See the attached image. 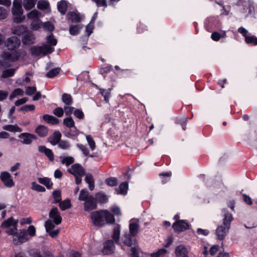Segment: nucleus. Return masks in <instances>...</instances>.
<instances>
[{
    "mask_svg": "<svg viewBox=\"0 0 257 257\" xmlns=\"http://www.w3.org/2000/svg\"><path fill=\"white\" fill-rule=\"evenodd\" d=\"M21 43L20 39L17 36H12L7 38L4 43L7 50H5L2 54L3 58L9 62L18 61L21 55L19 50Z\"/></svg>",
    "mask_w": 257,
    "mask_h": 257,
    "instance_id": "f257e3e1",
    "label": "nucleus"
},
{
    "mask_svg": "<svg viewBox=\"0 0 257 257\" xmlns=\"http://www.w3.org/2000/svg\"><path fill=\"white\" fill-rule=\"evenodd\" d=\"M91 218L95 226L101 227L105 224H112L115 222V218L107 209H102L91 212Z\"/></svg>",
    "mask_w": 257,
    "mask_h": 257,
    "instance_id": "f03ea898",
    "label": "nucleus"
},
{
    "mask_svg": "<svg viewBox=\"0 0 257 257\" xmlns=\"http://www.w3.org/2000/svg\"><path fill=\"white\" fill-rule=\"evenodd\" d=\"M222 212L223 224L218 226L215 230L217 239L220 240H223L227 235L230 228L231 222L233 220L232 214L226 209H223Z\"/></svg>",
    "mask_w": 257,
    "mask_h": 257,
    "instance_id": "7ed1b4c3",
    "label": "nucleus"
},
{
    "mask_svg": "<svg viewBox=\"0 0 257 257\" xmlns=\"http://www.w3.org/2000/svg\"><path fill=\"white\" fill-rule=\"evenodd\" d=\"M12 12L14 16L13 18L14 22L20 23L24 20L25 17L22 16L23 15L22 0L14 1Z\"/></svg>",
    "mask_w": 257,
    "mask_h": 257,
    "instance_id": "20e7f679",
    "label": "nucleus"
},
{
    "mask_svg": "<svg viewBox=\"0 0 257 257\" xmlns=\"http://www.w3.org/2000/svg\"><path fill=\"white\" fill-rule=\"evenodd\" d=\"M220 26V22L217 17H210L207 18L204 22L205 29L209 32L213 30L218 29Z\"/></svg>",
    "mask_w": 257,
    "mask_h": 257,
    "instance_id": "39448f33",
    "label": "nucleus"
},
{
    "mask_svg": "<svg viewBox=\"0 0 257 257\" xmlns=\"http://www.w3.org/2000/svg\"><path fill=\"white\" fill-rule=\"evenodd\" d=\"M99 73L104 79L109 81H113L115 78V74L112 70V66L110 65H106L99 69Z\"/></svg>",
    "mask_w": 257,
    "mask_h": 257,
    "instance_id": "423d86ee",
    "label": "nucleus"
},
{
    "mask_svg": "<svg viewBox=\"0 0 257 257\" xmlns=\"http://www.w3.org/2000/svg\"><path fill=\"white\" fill-rule=\"evenodd\" d=\"M191 225L187 220H179L175 221L172 225V228L175 232L180 233L189 229Z\"/></svg>",
    "mask_w": 257,
    "mask_h": 257,
    "instance_id": "0eeeda50",
    "label": "nucleus"
},
{
    "mask_svg": "<svg viewBox=\"0 0 257 257\" xmlns=\"http://www.w3.org/2000/svg\"><path fill=\"white\" fill-rule=\"evenodd\" d=\"M97 207V200L93 195H90L89 198L84 203V210L85 211L88 212L95 210Z\"/></svg>",
    "mask_w": 257,
    "mask_h": 257,
    "instance_id": "6e6552de",
    "label": "nucleus"
},
{
    "mask_svg": "<svg viewBox=\"0 0 257 257\" xmlns=\"http://www.w3.org/2000/svg\"><path fill=\"white\" fill-rule=\"evenodd\" d=\"M71 174L76 176H82L85 175V171L83 167L79 164H75L71 166L70 168L67 170Z\"/></svg>",
    "mask_w": 257,
    "mask_h": 257,
    "instance_id": "1a4fd4ad",
    "label": "nucleus"
},
{
    "mask_svg": "<svg viewBox=\"0 0 257 257\" xmlns=\"http://www.w3.org/2000/svg\"><path fill=\"white\" fill-rule=\"evenodd\" d=\"M0 177L6 187L11 188L14 186L15 183L11 178V176L9 172L6 171L2 172L1 173Z\"/></svg>",
    "mask_w": 257,
    "mask_h": 257,
    "instance_id": "9d476101",
    "label": "nucleus"
},
{
    "mask_svg": "<svg viewBox=\"0 0 257 257\" xmlns=\"http://www.w3.org/2000/svg\"><path fill=\"white\" fill-rule=\"evenodd\" d=\"M19 138L21 142L23 144H31L33 141L37 139V137L32 134L29 133H23L19 135Z\"/></svg>",
    "mask_w": 257,
    "mask_h": 257,
    "instance_id": "9b49d317",
    "label": "nucleus"
},
{
    "mask_svg": "<svg viewBox=\"0 0 257 257\" xmlns=\"http://www.w3.org/2000/svg\"><path fill=\"white\" fill-rule=\"evenodd\" d=\"M121 240L122 243L128 247H132L136 242L135 236H133L128 232H125L121 236Z\"/></svg>",
    "mask_w": 257,
    "mask_h": 257,
    "instance_id": "f8f14e48",
    "label": "nucleus"
},
{
    "mask_svg": "<svg viewBox=\"0 0 257 257\" xmlns=\"http://www.w3.org/2000/svg\"><path fill=\"white\" fill-rule=\"evenodd\" d=\"M49 216L53 220V221L56 225H58L62 222V217L58 211V208L56 207H53L51 209L49 213Z\"/></svg>",
    "mask_w": 257,
    "mask_h": 257,
    "instance_id": "ddd939ff",
    "label": "nucleus"
},
{
    "mask_svg": "<svg viewBox=\"0 0 257 257\" xmlns=\"http://www.w3.org/2000/svg\"><path fill=\"white\" fill-rule=\"evenodd\" d=\"M114 241L111 239L106 240L103 243L102 252L104 254H110L112 253L115 249Z\"/></svg>",
    "mask_w": 257,
    "mask_h": 257,
    "instance_id": "4468645a",
    "label": "nucleus"
},
{
    "mask_svg": "<svg viewBox=\"0 0 257 257\" xmlns=\"http://www.w3.org/2000/svg\"><path fill=\"white\" fill-rule=\"evenodd\" d=\"M35 37L31 31L27 32L22 36V41L24 45H31L35 43Z\"/></svg>",
    "mask_w": 257,
    "mask_h": 257,
    "instance_id": "2eb2a0df",
    "label": "nucleus"
},
{
    "mask_svg": "<svg viewBox=\"0 0 257 257\" xmlns=\"http://www.w3.org/2000/svg\"><path fill=\"white\" fill-rule=\"evenodd\" d=\"M62 134L58 131H55L49 138L48 142L52 145H57L61 140Z\"/></svg>",
    "mask_w": 257,
    "mask_h": 257,
    "instance_id": "dca6fc26",
    "label": "nucleus"
},
{
    "mask_svg": "<svg viewBox=\"0 0 257 257\" xmlns=\"http://www.w3.org/2000/svg\"><path fill=\"white\" fill-rule=\"evenodd\" d=\"M67 20L72 23H79L81 21L80 13L74 11L69 12L67 14Z\"/></svg>",
    "mask_w": 257,
    "mask_h": 257,
    "instance_id": "f3484780",
    "label": "nucleus"
},
{
    "mask_svg": "<svg viewBox=\"0 0 257 257\" xmlns=\"http://www.w3.org/2000/svg\"><path fill=\"white\" fill-rule=\"evenodd\" d=\"M120 225L117 224L113 229V232L111 236L113 241L117 245H121L120 241Z\"/></svg>",
    "mask_w": 257,
    "mask_h": 257,
    "instance_id": "a211bd4d",
    "label": "nucleus"
},
{
    "mask_svg": "<svg viewBox=\"0 0 257 257\" xmlns=\"http://www.w3.org/2000/svg\"><path fill=\"white\" fill-rule=\"evenodd\" d=\"M128 189V182H123L120 183L118 188H115L114 190L116 194L125 195Z\"/></svg>",
    "mask_w": 257,
    "mask_h": 257,
    "instance_id": "6ab92c4d",
    "label": "nucleus"
},
{
    "mask_svg": "<svg viewBox=\"0 0 257 257\" xmlns=\"http://www.w3.org/2000/svg\"><path fill=\"white\" fill-rule=\"evenodd\" d=\"M139 228L138 220H136V221H133V219H132L129 224L128 233L133 235V236L136 237L138 233Z\"/></svg>",
    "mask_w": 257,
    "mask_h": 257,
    "instance_id": "aec40b11",
    "label": "nucleus"
},
{
    "mask_svg": "<svg viewBox=\"0 0 257 257\" xmlns=\"http://www.w3.org/2000/svg\"><path fill=\"white\" fill-rule=\"evenodd\" d=\"M175 252L177 257H189L188 251L184 245H180L176 247Z\"/></svg>",
    "mask_w": 257,
    "mask_h": 257,
    "instance_id": "412c9836",
    "label": "nucleus"
},
{
    "mask_svg": "<svg viewBox=\"0 0 257 257\" xmlns=\"http://www.w3.org/2000/svg\"><path fill=\"white\" fill-rule=\"evenodd\" d=\"M38 149L41 153L45 154L48 158L49 161H54V154L51 150L47 148L45 146H40Z\"/></svg>",
    "mask_w": 257,
    "mask_h": 257,
    "instance_id": "4be33fe9",
    "label": "nucleus"
},
{
    "mask_svg": "<svg viewBox=\"0 0 257 257\" xmlns=\"http://www.w3.org/2000/svg\"><path fill=\"white\" fill-rule=\"evenodd\" d=\"M98 202L100 204L106 203L108 201V196L103 192H98L95 194V197Z\"/></svg>",
    "mask_w": 257,
    "mask_h": 257,
    "instance_id": "5701e85b",
    "label": "nucleus"
},
{
    "mask_svg": "<svg viewBox=\"0 0 257 257\" xmlns=\"http://www.w3.org/2000/svg\"><path fill=\"white\" fill-rule=\"evenodd\" d=\"M18 223V220H15L13 217H11L8 219L4 220L2 223L1 227L2 228H8L11 226H17Z\"/></svg>",
    "mask_w": 257,
    "mask_h": 257,
    "instance_id": "b1692460",
    "label": "nucleus"
},
{
    "mask_svg": "<svg viewBox=\"0 0 257 257\" xmlns=\"http://www.w3.org/2000/svg\"><path fill=\"white\" fill-rule=\"evenodd\" d=\"M43 119L47 123L53 125L57 124L59 122V120L58 118H57L55 116L48 114H44L43 116Z\"/></svg>",
    "mask_w": 257,
    "mask_h": 257,
    "instance_id": "393cba45",
    "label": "nucleus"
},
{
    "mask_svg": "<svg viewBox=\"0 0 257 257\" xmlns=\"http://www.w3.org/2000/svg\"><path fill=\"white\" fill-rule=\"evenodd\" d=\"M35 133L41 138L47 136L48 134V128L43 125H39L36 128Z\"/></svg>",
    "mask_w": 257,
    "mask_h": 257,
    "instance_id": "a878e982",
    "label": "nucleus"
},
{
    "mask_svg": "<svg viewBox=\"0 0 257 257\" xmlns=\"http://www.w3.org/2000/svg\"><path fill=\"white\" fill-rule=\"evenodd\" d=\"M30 31L28 30V28L26 26L24 25H20L16 27L14 30V33L17 35L18 36H24L25 34H27V32H30Z\"/></svg>",
    "mask_w": 257,
    "mask_h": 257,
    "instance_id": "bb28decb",
    "label": "nucleus"
},
{
    "mask_svg": "<svg viewBox=\"0 0 257 257\" xmlns=\"http://www.w3.org/2000/svg\"><path fill=\"white\" fill-rule=\"evenodd\" d=\"M83 28L82 24L70 25L69 32L71 35L75 36L79 33L80 30Z\"/></svg>",
    "mask_w": 257,
    "mask_h": 257,
    "instance_id": "cd10ccee",
    "label": "nucleus"
},
{
    "mask_svg": "<svg viewBox=\"0 0 257 257\" xmlns=\"http://www.w3.org/2000/svg\"><path fill=\"white\" fill-rule=\"evenodd\" d=\"M16 236L21 243L25 242L29 239L28 233L25 229L20 230L19 232H17Z\"/></svg>",
    "mask_w": 257,
    "mask_h": 257,
    "instance_id": "c85d7f7f",
    "label": "nucleus"
},
{
    "mask_svg": "<svg viewBox=\"0 0 257 257\" xmlns=\"http://www.w3.org/2000/svg\"><path fill=\"white\" fill-rule=\"evenodd\" d=\"M38 181L40 184L45 185L48 189H51L53 187V183L48 177L38 178Z\"/></svg>",
    "mask_w": 257,
    "mask_h": 257,
    "instance_id": "c756f323",
    "label": "nucleus"
},
{
    "mask_svg": "<svg viewBox=\"0 0 257 257\" xmlns=\"http://www.w3.org/2000/svg\"><path fill=\"white\" fill-rule=\"evenodd\" d=\"M58 11L62 15H64L67 10V4L66 1L62 0L57 3Z\"/></svg>",
    "mask_w": 257,
    "mask_h": 257,
    "instance_id": "7c9ffc66",
    "label": "nucleus"
},
{
    "mask_svg": "<svg viewBox=\"0 0 257 257\" xmlns=\"http://www.w3.org/2000/svg\"><path fill=\"white\" fill-rule=\"evenodd\" d=\"M45 48H43L42 46H33L30 49V51L32 56H38L40 54H44V50Z\"/></svg>",
    "mask_w": 257,
    "mask_h": 257,
    "instance_id": "2f4dec72",
    "label": "nucleus"
},
{
    "mask_svg": "<svg viewBox=\"0 0 257 257\" xmlns=\"http://www.w3.org/2000/svg\"><path fill=\"white\" fill-rule=\"evenodd\" d=\"M69 131L65 134V136L68 138H73L77 137L79 134V131L75 126L69 127Z\"/></svg>",
    "mask_w": 257,
    "mask_h": 257,
    "instance_id": "473e14b6",
    "label": "nucleus"
},
{
    "mask_svg": "<svg viewBox=\"0 0 257 257\" xmlns=\"http://www.w3.org/2000/svg\"><path fill=\"white\" fill-rule=\"evenodd\" d=\"M85 181L88 184V187L90 190L92 191L94 189V180L92 174H87L85 178Z\"/></svg>",
    "mask_w": 257,
    "mask_h": 257,
    "instance_id": "72a5a7b5",
    "label": "nucleus"
},
{
    "mask_svg": "<svg viewBox=\"0 0 257 257\" xmlns=\"http://www.w3.org/2000/svg\"><path fill=\"white\" fill-rule=\"evenodd\" d=\"M62 101L65 105H71L73 103V98L70 94L64 93L62 95Z\"/></svg>",
    "mask_w": 257,
    "mask_h": 257,
    "instance_id": "f704fd0d",
    "label": "nucleus"
},
{
    "mask_svg": "<svg viewBox=\"0 0 257 257\" xmlns=\"http://www.w3.org/2000/svg\"><path fill=\"white\" fill-rule=\"evenodd\" d=\"M91 195L89 194V192L87 189H82L79 193L78 200L81 201H85L87 200Z\"/></svg>",
    "mask_w": 257,
    "mask_h": 257,
    "instance_id": "c9c22d12",
    "label": "nucleus"
},
{
    "mask_svg": "<svg viewBox=\"0 0 257 257\" xmlns=\"http://www.w3.org/2000/svg\"><path fill=\"white\" fill-rule=\"evenodd\" d=\"M3 128L6 131L11 132H21L22 131V129L16 124L15 125H6L3 127Z\"/></svg>",
    "mask_w": 257,
    "mask_h": 257,
    "instance_id": "e433bc0d",
    "label": "nucleus"
},
{
    "mask_svg": "<svg viewBox=\"0 0 257 257\" xmlns=\"http://www.w3.org/2000/svg\"><path fill=\"white\" fill-rule=\"evenodd\" d=\"M105 183L108 186L110 187H115L117 186L118 184V179L115 177H108L107 178L105 181Z\"/></svg>",
    "mask_w": 257,
    "mask_h": 257,
    "instance_id": "4c0bfd02",
    "label": "nucleus"
},
{
    "mask_svg": "<svg viewBox=\"0 0 257 257\" xmlns=\"http://www.w3.org/2000/svg\"><path fill=\"white\" fill-rule=\"evenodd\" d=\"M225 36L226 33L225 31H221V32L215 31L212 32L211 38L213 40L218 41L220 38H224Z\"/></svg>",
    "mask_w": 257,
    "mask_h": 257,
    "instance_id": "58836bf2",
    "label": "nucleus"
},
{
    "mask_svg": "<svg viewBox=\"0 0 257 257\" xmlns=\"http://www.w3.org/2000/svg\"><path fill=\"white\" fill-rule=\"evenodd\" d=\"M38 0H24V8L26 10L32 9Z\"/></svg>",
    "mask_w": 257,
    "mask_h": 257,
    "instance_id": "ea45409f",
    "label": "nucleus"
},
{
    "mask_svg": "<svg viewBox=\"0 0 257 257\" xmlns=\"http://www.w3.org/2000/svg\"><path fill=\"white\" fill-rule=\"evenodd\" d=\"M61 69L59 67L53 68L49 71L46 74V76L49 78H52L57 76L60 72Z\"/></svg>",
    "mask_w": 257,
    "mask_h": 257,
    "instance_id": "a19ab883",
    "label": "nucleus"
},
{
    "mask_svg": "<svg viewBox=\"0 0 257 257\" xmlns=\"http://www.w3.org/2000/svg\"><path fill=\"white\" fill-rule=\"evenodd\" d=\"M63 124L68 128L75 126V122L71 116H68L63 119Z\"/></svg>",
    "mask_w": 257,
    "mask_h": 257,
    "instance_id": "79ce46f5",
    "label": "nucleus"
},
{
    "mask_svg": "<svg viewBox=\"0 0 257 257\" xmlns=\"http://www.w3.org/2000/svg\"><path fill=\"white\" fill-rule=\"evenodd\" d=\"M59 207L60 209L64 211L71 207V204L70 199H67L59 202Z\"/></svg>",
    "mask_w": 257,
    "mask_h": 257,
    "instance_id": "37998d69",
    "label": "nucleus"
},
{
    "mask_svg": "<svg viewBox=\"0 0 257 257\" xmlns=\"http://www.w3.org/2000/svg\"><path fill=\"white\" fill-rule=\"evenodd\" d=\"M245 41L248 45L251 46L257 45V37L254 35L248 36L245 38Z\"/></svg>",
    "mask_w": 257,
    "mask_h": 257,
    "instance_id": "c03bdc74",
    "label": "nucleus"
},
{
    "mask_svg": "<svg viewBox=\"0 0 257 257\" xmlns=\"http://www.w3.org/2000/svg\"><path fill=\"white\" fill-rule=\"evenodd\" d=\"M41 23L40 20L39 19L33 20L32 22L30 24V28L34 31L39 30L41 27Z\"/></svg>",
    "mask_w": 257,
    "mask_h": 257,
    "instance_id": "a18cd8bd",
    "label": "nucleus"
},
{
    "mask_svg": "<svg viewBox=\"0 0 257 257\" xmlns=\"http://www.w3.org/2000/svg\"><path fill=\"white\" fill-rule=\"evenodd\" d=\"M55 223L51 219H48L45 222V227L47 232H50L55 227Z\"/></svg>",
    "mask_w": 257,
    "mask_h": 257,
    "instance_id": "49530a36",
    "label": "nucleus"
},
{
    "mask_svg": "<svg viewBox=\"0 0 257 257\" xmlns=\"http://www.w3.org/2000/svg\"><path fill=\"white\" fill-rule=\"evenodd\" d=\"M15 72V69L14 68H10L4 70L2 74V77L8 78L13 76Z\"/></svg>",
    "mask_w": 257,
    "mask_h": 257,
    "instance_id": "de8ad7c7",
    "label": "nucleus"
},
{
    "mask_svg": "<svg viewBox=\"0 0 257 257\" xmlns=\"http://www.w3.org/2000/svg\"><path fill=\"white\" fill-rule=\"evenodd\" d=\"M61 191L59 190H54L52 193L53 197L54 199L55 203H59L61 201Z\"/></svg>",
    "mask_w": 257,
    "mask_h": 257,
    "instance_id": "09e8293b",
    "label": "nucleus"
},
{
    "mask_svg": "<svg viewBox=\"0 0 257 257\" xmlns=\"http://www.w3.org/2000/svg\"><path fill=\"white\" fill-rule=\"evenodd\" d=\"M77 147L81 151L85 156L93 157V155H89V151L85 146L82 144H77Z\"/></svg>",
    "mask_w": 257,
    "mask_h": 257,
    "instance_id": "8fccbe9b",
    "label": "nucleus"
},
{
    "mask_svg": "<svg viewBox=\"0 0 257 257\" xmlns=\"http://www.w3.org/2000/svg\"><path fill=\"white\" fill-rule=\"evenodd\" d=\"M167 252V250L165 248H161L158 250L156 252L151 253V257H160L164 256Z\"/></svg>",
    "mask_w": 257,
    "mask_h": 257,
    "instance_id": "3c124183",
    "label": "nucleus"
},
{
    "mask_svg": "<svg viewBox=\"0 0 257 257\" xmlns=\"http://www.w3.org/2000/svg\"><path fill=\"white\" fill-rule=\"evenodd\" d=\"M32 189L39 192H44L46 191L44 187L37 184L35 182L32 183Z\"/></svg>",
    "mask_w": 257,
    "mask_h": 257,
    "instance_id": "603ef678",
    "label": "nucleus"
},
{
    "mask_svg": "<svg viewBox=\"0 0 257 257\" xmlns=\"http://www.w3.org/2000/svg\"><path fill=\"white\" fill-rule=\"evenodd\" d=\"M110 211L112 212V215L116 216H121L122 213L121 212L119 207L116 205H113L110 207Z\"/></svg>",
    "mask_w": 257,
    "mask_h": 257,
    "instance_id": "864d4df0",
    "label": "nucleus"
},
{
    "mask_svg": "<svg viewBox=\"0 0 257 257\" xmlns=\"http://www.w3.org/2000/svg\"><path fill=\"white\" fill-rule=\"evenodd\" d=\"M43 29L45 31L52 32L54 30V25L49 21L45 22L43 25Z\"/></svg>",
    "mask_w": 257,
    "mask_h": 257,
    "instance_id": "5fc2aeb1",
    "label": "nucleus"
},
{
    "mask_svg": "<svg viewBox=\"0 0 257 257\" xmlns=\"http://www.w3.org/2000/svg\"><path fill=\"white\" fill-rule=\"evenodd\" d=\"M47 42L50 46H55L57 45V41L54 35L51 34L47 37Z\"/></svg>",
    "mask_w": 257,
    "mask_h": 257,
    "instance_id": "6e6d98bb",
    "label": "nucleus"
},
{
    "mask_svg": "<svg viewBox=\"0 0 257 257\" xmlns=\"http://www.w3.org/2000/svg\"><path fill=\"white\" fill-rule=\"evenodd\" d=\"M86 139L87 142V143L88 145L89 146V147L90 149L93 151L95 148V143L94 141L93 140L92 137L90 135H86Z\"/></svg>",
    "mask_w": 257,
    "mask_h": 257,
    "instance_id": "4d7b16f0",
    "label": "nucleus"
},
{
    "mask_svg": "<svg viewBox=\"0 0 257 257\" xmlns=\"http://www.w3.org/2000/svg\"><path fill=\"white\" fill-rule=\"evenodd\" d=\"M35 109V106L34 104H26L20 107L19 111L24 112L32 111H34Z\"/></svg>",
    "mask_w": 257,
    "mask_h": 257,
    "instance_id": "13d9d810",
    "label": "nucleus"
},
{
    "mask_svg": "<svg viewBox=\"0 0 257 257\" xmlns=\"http://www.w3.org/2000/svg\"><path fill=\"white\" fill-rule=\"evenodd\" d=\"M40 12L37 10H34L31 11L27 14V17L30 19L36 20L39 19V15Z\"/></svg>",
    "mask_w": 257,
    "mask_h": 257,
    "instance_id": "bf43d9fd",
    "label": "nucleus"
},
{
    "mask_svg": "<svg viewBox=\"0 0 257 257\" xmlns=\"http://www.w3.org/2000/svg\"><path fill=\"white\" fill-rule=\"evenodd\" d=\"M49 3L44 0H40L37 3V8L41 10H44L49 6Z\"/></svg>",
    "mask_w": 257,
    "mask_h": 257,
    "instance_id": "052dcab7",
    "label": "nucleus"
},
{
    "mask_svg": "<svg viewBox=\"0 0 257 257\" xmlns=\"http://www.w3.org/2000/svg\"><path fill=\"white\" fill-rule=\"evenodd\" d=\"M73 114L76 118L79 119H83L84 118V114L81 109L75 108Z\"/></svg>",
    "mask_w": 257,
    "mask_h": 257,
    "instance_id": "680f3d73",
    "label": "nucleus"
},
{
    "mask_svg": "<svg viewBox=\"0 0 257 257\" xmlns=\"http://www.w3.org/2000/svg\"><path fill=\"white\" fill-rule=\"evenodd\" d=\"M63 109L64 113L65 112L66 116H71V115L73 113L75 110V108L70 105H64Z\"/></svg>",
    "mask_w": 257,
    "mask_h": 257,
    "instance_id": "e2e57ef3",
    "label": "nucleus"
},
{
    "mask_svg": "<svg viewBox=\"0 0 257 257\" xmlns=\"http://www.w3.org/2000/svg\"><path fill=\"white\" fill-rule=\"evenodd\" d=\"M57 145L59 148L63 150H67L70 147V145L67 141L61 140Z\"/></svg>",
    "mask_w": 257,
    "mask_h": 257,
    "instance_id": "0e129e2a",
    "label": "nucleus"
},
{
    "mask_svg": "<svg viewBox=\"0 0 257 257\" xmlns=\"http://www.w3.org/2000/svg\"><path fill=\"white\" fill-rule=\"evenodd\" d=\"M24 94V91L21 88H16L15 89L12 94L10 96V99H12L13 98L18 96V95H23Z\"/></svg>",
    "mask_w": 257,
    "mask_h": 257,
    "instance_id": "69168bd1",
    "label": "nucleus"
},
{
    "mask_svg": "<svg viewBox=\"0 0 257 257\" xmlns=\"http://www.w3.org/2000/svg\"><path fill=\"white\" fill-rule=\"evenodd\" d=\"M37 91L36 86H27L26 87L25 93L27 95H32L35 94Z\"/></svg>",
    "mask_w": 257,
    "mask_h": 257,
    "instance_id": "338daca9",
    "label": "nucleus"
},
{
    "mask_svg": "<svg viewBox=\"0 0 257 257\" xmlns=\"http://www.w3.org/2000/svg\"><path fill=\"white\" fill-rule=\"evenodd\" d=\"M42 256L40 252L36 253L33 257H54L53 254L49 251H45Z\"/></svg>",
    "mask_w": 257,
    "mask_h": 257,
    "instance_id": "774afa93",
    "label": "nucleus"
}]
</instances>
